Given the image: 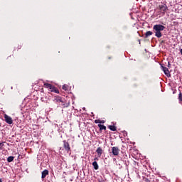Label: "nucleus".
<instances>
[{
  "instance_id": "22",
  "label": "nucleus",
  "mask_w": 182,
  "mask_h": 182,
  "mask_svg": "<svg viewBox=\"0 0 182 182\" xmlns=\"http://www.w3.org/2000/svg\"><path fill=\"white\" fill-rule=\"evenodd\" d=\"M11 161H12V160H8V162H9V163H11Z\"/></svg>"
},
{
  "instance_id": "8",
  "label": "nucleus",
  "mask_w": 182,
  "mask_h": 182,
  "mask_svg": "<svg viewBox=\"0 0 182 182\" xmlns=\"http://www.w3.org/2000/svg\"><path fill=\"white\" fill-rule=\"evenodd\" d=\"M96 153L98 157H100L102 154H103V149H102V147H98L96 150Z\"/></svg>"
},
{
  "instance_id": "25",
  "label": "nucleus",
  "mask_w": 182,
  "mask_h": 182,
  "mask_svg": "<svg viewBox=\"0 0 182 182\" xmlns=\"http://www.w3.org/2000/svg\"><path fill=\"white\" fill-rule=\"evenodd\" d=\"M0 127H1V123H0Z\"/></svg>"
},
{
  "instance_id": "24",
  "label": "nucleus",
  "mask_w": 182,
  "mask_h": 182,
  "mask_svg": "<svg viewBox=\"0 0 182 182\" xmlns=\"http://www.w3.org/2000/svg\"><path fill=\"white\" fill-rule=\"evenodd\" d=\"M0 182H2V180L0 179Z\"/></svg>"
},
{
  "instance_id": "14",
  "label": "nucleus",
  "mask_w": 182,
  "mask_h": 182,
  "mask_svg": "<svg viewBox=\"0 0 182 182\" xmlns=\"http://www.w3.org/2000/svg\"><path fill=\"white\" fill-rule=\"evenodd\" d=\"M92 166H93L95 170H99V165L97 164V162L94 161L92 163Z\"/></svg>"
},
{
  "instance_id": "19",
  "label": "nucleus",
  "mask_w": 182,
  "mask_h": 182,
  "mask_svg": "<svg viewBox=\"0 0 182 182\" xmlns=\"http://www.w3.org/2000/svg\"><path fill=\"white\" fill-rule=\"evenodd\" d=\"M15 159L14 156H9L7 160H14Z\"/></svg>"
},
{
  "instance_id": "20",
  "label": "nucleus",
  "mask_w": 182,
  "mask_h": 182,
  "mask_svg": "<svg viewBox=\"0 0 182 182\" xmlns=\"http://www.w3.org/2000/svg\"><path fill=\"white\" fill-rule=\"evenodd\" d=\"M144 182H150V181L149 180V178H146L144 179Z\"/></svg>"
},
{
  "instance_id": "9",
  "label": "nucleus",
  "mask_w": 182,
  "mask_h": 182,
  "mask_svg": "<svg viewBox=\"0 0 182 182\" xmlns=\"http://www.w3.org/2000/svg\"><path fill=\"white\" fill-rule=\"evenodd\" d=\"M55 101L56 102V103H63L62 106H65V101H63L62 97H58L55 100Z\"/></svg>"
},
{
  "instance_id": "11",
  "label": "nucleus",
  "mask_w": 182,
  "mask_h": 182,
  "mask_svg": "<svg viewBox=\"0 0 182 182\" xmlns=\"http://www.w3.org/2000/svg\"><path fill=\"white\" fill-rule=\"evenodd\" d=\"M108 129H109V130L112 132H116V130H117V128L114 125H109Z\"/></svg>"
},
{
  "instance_id": "2",
  "label": "nucleus",
  "mask_w": 182,
  "mask_h": 182,
  "mask_svg": "<svg viewBox=\"0 0 182 182\" xmlns=\"http://www.w3.org/2000/svg\"><path fill=\"white\" fill-rule=\"evenodd\" d=\"M44 87H46V89H48L50 92H53V93H59V90H58V88H56L55 86L52 85V84L45 83Z\"/></svg>"
},
{
  "instance_id": "12",
  "label": "nucleus",
  "mask_w": 182,
  "mask_h": 182,
  "mask_svg": "<svg viewBox=\"0 0 182 182\" xmlns=\"http://www.w3.org/2000/svg\"><path fill=\"white\" fill-rule=\"evenodd\" d=\"M98 127L100 128V132H102V130L106 131V126H105L104 124H99Z\"/></svg>"
},
{
  "instance_id": "1",
  "label": "nucleus",
  "mask_w": 182,
  "mask_h": 182,
  "mask_svg": "<svg viewBox=\"0 0 182 182\" xmlns=\"http://www.w3.org/2000/svg\"><path fill=\"white\" fill-rule=\"evenodd\" d=\"M164 29H166V27L161 24H156L153 26V31L155 33V36L159 38L163 36L161 31H164Z\"/></svg>"
},
{
  "instance_id": "18",
  "label": "nucleus",
  "mask_w": 182,
  "mask_h": 182,
  "mask_svg": "<svg viewBox=\"0 0 182 182\" xmlns=\"http://www.w3.org/2000/svg\"><path fill=\"white\" fill-rule=\"evenodd\" d=\"M178 100L179 102H182V93L180 92L178 95Z\"/></svg>"
},
{
  "instance_id": "7",
  "label": "nucleus",
  "mask_w": 182,
  "mask_h": 182,
  "mask_svg": "<svg viewBox=\"0 0 182 182\" xmlns=\"http://www.w3.org/2000/svg\"><path fill=\"white\" fill-rule=\"evenodd\" d=\"M161 69L163 72L165 73L166 76H167V77H170L171 76V74H170V71L168 70V68L161 65Z\"/></svg>"
},
{
  "instance_id": "10",
  "label": "nucleus",
  "mask_w": 182,
  "mask_h": 182,
  "mask_svg": "<svg viewBox=\"0 0 182 182\" xmlns=\"http://www.w3.org/2000/svg\"><path fill=\"white\" fill-rule=\"evenodd\" d=\"M48 174H49V171L48 170H44L43 172H42V176H41V178H45L46 177V176H48Z\"/></svg>"
},
{
  "instance_id": "17",
  "label": "nucleus",
  "mask_w": 182,
  "mask_h": 182,
  "mask_svg": "<svg viewBox=\"0 0 182 182\" xmlns=\"http://www.w3.org/2000/svg\"><path fill=\"white\" fill-rule=\"evenodd\" d=\"M4 146H5V142L0 143V150H4Z\"/></svg>"
},
{
  "instance_id": "5",
  "label": "nucleus",
  "mask_w": 182,
  "mask_h": 182,
  "mask_svg": "<svg viewBox=\"0 0 182 182\" xmlns=\"http://www.w3.org/2000/svg\"><path fill=\"white\" fill-rule=\"evenodd\" d=\"M112 153L114 156H119V153H120V149L117 146H113L112 148Z\"/></svg>"
},
{
  "instance_id": "23",
  "label": "nucleus",
  "mask_w": 182,
  "mask_h": 182,
  "mask_svg": "<svg viewBox=\"0 0 182 182\" xmlns=\"http://www.w3.org/2000/svg\"><path fill=\"white\" fill-rule=\"evenodd\" d=\"M94 160H97V158H95Z\"/></svg>"
},
{
  "instance_id": "13",
  "label": "nucleus",
  "mask_w": 182,
  "mask_h": 182,
  "mask_svg": "<svg viewBox=\"0 0 182 182\" xmlns=\"http://www.w3.org/2000/svg\"><path fill=\"white\" fill-rule=\"evenodd\" d=\"M95 123H96V124H97L98 123H100V124H103L106 123V122L105 120L95 119Z\"/></svg>"
},
{
  "instance_id": "6",
  "label": "nucleus",
  "mask_w": 182,
  "mask_h": 182,
  "mask_svg": "<svg viewBox=\"0 0 182 182\" xmlns=\"http://www.w3.org/2000/svg\"><path fill=\"white\" fill-rule=\"evenodd\" d=\"M4 120L8 124H12V123H14L12 117L8 116L7 114H4Z\"/></svg>"
},
{
  "instance_id": "3",
  "label": "nucleus",
  "mask_w": 182,
  "mask_h": 182,
  "mask_svg": "<svg viewBox=\"0 0 182 182\" xmlns=\"http://www.w3.org/2000/svg\"><path fill=\"white\" fill-rule=\"evenodd\" d=\"M158 9H159L160 12H161V14H164V15L166 12L168 10V7H167V4H162L158 6Z\"/></svg>"
},
{
  "instance_id": "16",
  "label": "nucleus",
  "mask_w": 182,
  "mask_h": 182,
  "mask_svg": "<svg viewBox=\"0 0 182 182\" xmlns=\"http://www.w3.org/2000/svg\"><path fill=\"white\" fill-rule=\"evenodd\" d=\"M62 89H63V90H65V91L68 90L69 86L68 85H63Z\"/></svg>"
},
{
  "instance_id": "21",
  "label": "nucleus",
  "mask_w": 182,
  "mask_h": 182,
  "mask_svg": "<svg viewBox=\"0 0 182 182\" xmlns=\"http://www.w3.org/2000/svg\"><path fill=\"white\" fill-rule=\"evenodd\" d=\"M168 68H171V64H170V62H168Z\"/></svg>"
},
{
  "instance_id": "4",
  "label": "nucleus",
  "mask_w": 182,
  "mask_h": 182,
  "mask_svg": "<svg viewBox=\"0 0 182 182\" xmlns=\"http://www.w3.org/2000/svg\"><path fill=\"white\" fill-rule=\"evenodd\" d=\"M63 147L65 151H67V153H70L71 150H70V145L69 144V142L66 141H63Z\"/></svg>"
},
{
  "instance_id": "15",
  "label": "nucleus",
  "mask_w": 182,
  "mask_h": 182,
  "mask_svg": "<svg viewBox=\"0 0 182 182\" xmlns=\"http://www.w3.org/2000/svg\"><path fill=\"white\" fill-rule=\"evenodd\" d=\"M153 35V33L151 31H146L145 33V38H148L149 36H151Z\"/></svg>"
}]
</instances>
